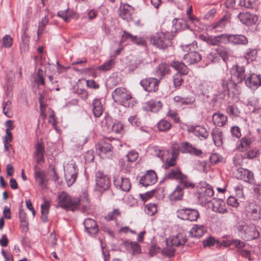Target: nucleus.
<instances>
[{"mask_svg": "<svg viewBox=\"0 0 261 261\" xmlns=\"http://www.w3.org/2000/svg\"><path fill=\"white\" fill-rule=\"evenodd\" d=\"M167 116L171 118L175 123H178L179 122V118L176 111L174 110H170Z\"/></svg>", "mask_w": 261, "mask_h": 261, "instance_id": "58", "label": "nucleus"}, {"mask_svg": "<svg viewBox=\"0 0 261 261\" xmlns=\"http://www.w3.org/2000/svg\"><path fill=\"white\" fill-rule=\"evenodd\" d=\"M193 130L195 135L198 137H202L205 139L208 136V132L202 126H195Z\"/></svg>", "mask_w": 261, "mask_h": 261, "instance_id": "37", "label": "nucleus"}, {"mask_svg": "<svg viewBox=\"0 0 261 261\" xmlns=\"http://www.w3.org/2000/svg\"><path fill=\"white\" fill-rule=\"evenodd\" d=\"M236 177L245 182H250L253 179V173L248 169L239 168L235 173Z\"/></svg>", "mask_w": 261, "mask_h": 261, "instance_id": "19", "label": "nucleus"}, {"mask_svg": "<svg viewBox=\"0 0 261 261\" xmlns=\"http://www.w3.org/2000/svg\"><path fill=\"white\" fill-rule=\"evenodd\" d=\"M127 161L130 162H135L138 158V154L134 151H130L126 155Z\"/></svg>", "mask_w": 261, "mask_h": 261, "instance_id": "63", "label": "nucleus"}, {"mask_svg": "<svg viewBox=\"0 0 261 261\" xmlns=\"http://www.w3.org/2000/svg\"><path fill=\"white\" fill-rule=\"evenodd\" d=\"M212 204V209L216 212L224 214L227 212L225 203L223 200L214 198Z\"/></svg>", "mask_w": 261, "mask_h": 261, "instance_id": "30", "label": "nucleus"}, {"mask_svg": "<svg viewBox=\"0 0 261 261\" xmlns=\"http://www.w3.org/2000/svg\"><path fill=\"white\" fill-rule=\"evenodd\" d=\"M177 216L182 220L195 221L199 217V213L194 209L182 208L177 211Z\"/></svg>", "mask_w": 261, "mask_h": 261, "instance_id": "8", "label": "nucleus"}, {"mask_svg": "<svg viewBox=\"0 0 261 261\" xmlns=\"http://www.w3.org/2000/svg\"><path fill=\"white\" fill-rule=\"evenodd\" d=\"M88 196V193L84 192L80 197L78 198V206H79L80 207L83 213H88L89 211L90 210L91 204Z\"/></svg>", "mask_w": 261, "mask_h": 261, "instance_id": "18", "label": "nucleus"}, {"mask_svg": "<svg viewBox=\"0 0 261 261\" xmlns=\"http://www.w3.org/2000/svg\"><path fill=\"white\" fill-rule=\"evenodd\" d=\"M147 214L149 215H153L156 212V205L152 203L147 204L146 206Z\"/></svg>", "mask_w": 261, "mask_h": 261, "instance_id": "64", "label": "nucleus"}, {"mask_svg": "<svg viewBox=\"0 0 261 261\" xmlns=\"http://www.w3.org/2000/svg\"><path fill=\"white\" fill-rule=\"evenodd\" d=\"M48 22V19L47 16H44L41 18V21L39 23L38 29L37 31V34L39 36L42 34L45 26L47 24Z\"/></svg>", "mask_w": 261, "mask_h": 261, "instance_id": "54", "label": "nucleus"}, {"mask_svg": "<svg viewBox=\"0 0 261 261\" xmlns=\"http://www.w3.org/2000/svg\"><path fill=\"white\" fill-rule=\"evenodd\" d=\"M160 80L155 78H146L141 81L140 84L143 89L149 92H155L158 89Z\"/></svg>", "mask_w": 261, "mask_h": 261, "instance_id": "12", "label": "nucleus"}, {"mask_svg": "<svg viewBox=\"0 0 261 261\" xmlns=\"http://www.w3.org/2000/svg\"><path fill=\"white\" fill-rule=\"evenodd\" d=\"M257 55V51L255 49H249L245 55V58L247 60L252 61L255 60Z\"/></svg>", "mask_w": 261, "mask_h": 261, "instance_id": "50", "label": "nucleus"}, {"mask_svg": "<svg viewBox=\"0 0 261 261\" xmlns=\"http://www.w3.org/2000/svg\"><path fill=\"white\" fill-rule=\"evenodd\" d=\"M110 185L109 177L103 173H99V191L102 192L108 190Z\"/></svg>", "mask_w": 261, "mask_h": 261, "instance_id": "28", "label": "nucleus"}, {"mask_svg": "<svg viewBox=\"0 0 261 261\" xmlns=\"http://www.w3.org/2000/svg\"><path fill=\"white\" fill-rule=\"evenodd\" d=\"M215 244H217V246H219L220 242L219 241L216 240L214 237H208L203 241V245L204 247H210L214 246Z\"/></svg>", "mask_w": 261, "mask_h": 261, "instance_id": "49", "label": "nucleus"}, {"mask_svg": "<svg viewBox=\"0 0 261 261\" xmlns=\"http://www.w3.org/2000/svg\"><path fill=\"white\" fill-rule=\"evenodd\" d=\"M171 127L170 122L164 119L161 120L157 124V127L160 132H167L170 129Z\"/></svg>", "mask_w": 261, "mask_h": 261, "instance_id": "39", "label": "nucleus"}, {"mask_svg": "<svg viewBox=\"0 0 261 261\" xmlns=\"http://www.w3.org/2000/svg\"><path fill=\"white\" fill-rule=\"evenodd\" d=\"M183 190L182 187L177 186L174 191L170 195L171 200H180L183 196Z\"/></svg>", "mask_w": 261, "mask_h": 261, "instance_id": "38", "label": "nucleus"}, {"mask_svg": "<svg viewBox=\"0 0 261 261\" xmlns=\"http://www.w3.org/2000/svg\"><path fill=\"white\" fill-rule=\"evenodd\" d=\"M180 151L183 153L188 152L195 155H199L202 153L201 150L194 147L188 142H184L181 144Z\"/></svg>", "mask_w": 261, "mask_h": 261, "instance_id": "27", "label": "nucleus"}, {"mask_svg": "<svg viewBox=\"0 0 261 261\" xmlns=\"http://www.w3.org/2000/svg\"><path fill=\"white\" fill-rule=\"evenodd\" d=\"M112 97L115 102L128 107V101L132 98L131 93L126 88L119 87L112 92Z\"/></svg>", "mask_w": 261, "mask_h": 261, "instance_id": "5", "label": "nucleus"}, {"mask_svg": "<svg viewBox=\"0 0 261 261\" xmlns=\"http://www.w3.org/2000/svg\"><path fill=\"white\" fill-rule=\"evenodd\" d=\"M181 74L179 73H175L173 76V83L175 88H179L184 82Z\"/></svg>", "mask_w": 261, "mask_h": 261, "instance_id": "52", "label": "nucleus"}, {"mask_svg": "<svg viewBox=\"0 0 261 261\" xmlns=\"http://www.w3.org/2000/svg\"><path fill=\"white\" fill-rule=\"evenodd\" d=\"M111 145L108 143L104 142L101 143V146L99 147V151H100L101 155L102 154H108V156L111 155L112 154Z\"/></svg>", "mask_w": 261, "mask_h": 261, "instance_id": "44", "label": "nucleus"}, {"mask_svg": "<svg viewBox=\"0 0 261 261\" xmlns=\"http://www.w3.org/2000/svg\"><path fill=\"white\" fill-rule=\"evenodd\" d=\"M225 44L231 43L234 44L245 45L248 43L247 38L242 35H227L225 34Z\"/></svg>", "mask_w": 261, "mask_h": 261, "instance_id": "15", "label": "nucleus"}, {"mask_svg": "<svg viewBox=\"0 0 261 261\" xmlns=\"http://www.w3.org/2000/svg\"><path fill=\"white\" fill-rule=\"evenodd\" d=\"M162 252L166 255L171 257L174 255L175 249L173 248V246L167 245V247L163 249Z\"/></svg>", "mask_w": 261, "mask_h": 261, "instance_id": "56", "label": "nucleus"}, {"mask_svg": "<svg viewBox=\"0 0 261 261\" xmlns=\"http://www.w3.org/2000/svg\"><path fill=\"white\" fill-rule=\"evenodd\" d=\"M84 226L86 231L91 235L95 236L98 232V225L96 222L90 218L84 221Z\"/></svg>", "mask_w": 261, "mask_h": 261, "instance_id": "25", "label": "nucleus"}, {"mask_svg": "<svg viewBox=\"0 0 261 261\" xmlns=\"http://www.w3.org/2000/svg\"><path fill=\"white\" fill-rule=\"evenodd\" d=\"M134 8L127 4H124L120 7V16L127 21L132 20V14Z\"/></svg>", "mask_w": 261, "mask_h": 261, "instance_id": "23", "label": "nucleus"}, {"mask_svg": "<svg viewBox=\"0 0 261 261\" xmlns=\"http://www.w3.org/2000/svg\"><path fill=\"white\" fill-rule=\"evenodd\" d=\"M214 124L218 126L222 127L225 125L228 122L227 116L220 113H215L212 116Z\"/></svg>", "mask_w": 261, "mask_h": 261, "instance_id": "26", "label": "nucleus"}, {"mask_svg": "<svg viewBox=\"0 0 261 261\" xmlns=\"http://www.w3.org/2000/svg\"><path fill=\"white\" fill-rule=\"evenodd\" d=\"M171 66L176 70L182 75H186L189 72V69L186 65L182 62L179 61H173L171 63Z\"/></svg>", "mask_w": 261, "mask_h": 261, "instance_id": "33", "label": "nucleus"}, {"mask_svg": "<svg viewBox=\"0 0 261 261\" xmlns=\"http://www.w3.org/2000/svg\"><path fill=\"white\" fill-rule=\"evenodd\" d=\"M214 142L217 146H220L223 143V133L218 128H214L211 133Z\"/></svg>", "mask_w": 261, "mask_h": 261, "instance_id": "32", "label": "nucleus"}, {"mask_svg": "<svg viewBox=\"0 0 261 261\" xmlns=\"http://www.w3.org/2000/svg\"><path fill=\"white\" fill-rule=\"evenodd\" d=\"M238 229L247 241L257 239L259 232L253 224H246L245 222L240 221L237 226Z\"/></svg>", "mask_w": 261, "mask_h": 261, "instance_id": "3", "label": "nucleus"}, {"mask_svg": "<svg viewBox=\"0 0 261 261\" xmlns=\"http://www.w3.org/2000/svg\"><path fill=\"white\" fill-rule=\"evenodd\" d=\"M245 84L249 88L256 89L261 85V79L259 75L250 74L245 80Z\"/></svg>", "mask_w": 261, "mask_h": 261, "instance_id": "21", "label": "nucleus"}, {"mask_svg": "<svg viewBox=\"0 0 261 261\" xmlns=\"http://www.w3.org/2000/svg\"><path fill=\"white\" fill-rule=\"evenodd\" d=\"M173 100L176 103L180 106L190 105L194 101L192 98L189 97H182L179 96H175Z\"/></svg>", "mask_w": 261, "mask_h": 261, "instance_id": "41", "label": "nucleus"}, {"mask_svg": "<svg viewBox=\"0 0 261 261\" xmlns=\"http://www.w3.org/2000/svg\"><path fill=\"white\" fill-rule=\"evenodd\" d=\"M186 240V239L181 233H178L176 236L167 239L166 244L168 246L178 247L184 245Z\"/></svg>", "mask_w": 261, "mask_h": 261, "instance_id": "24", "label": "nucleus"}, {"mask_svg": "<svg viewBox=\"0 0 261 261\" xmlns=\"http://www.w3.org/2000/svg\"><path fill=\"white\" fill-rule=\"evenodd\" d=\"M162 103L160 100L151 99L144 104V109L146 111L157 113L162 109Z\"/></svg>", "mask_w": 261, "mask_h": 261, "instance_id": "22", "label": "nucleus"}, {"mask_svg": "<svg viewBox=\"0 0 261 261\" xmlns=\"http://www.w3.org/2000/svg\"><path fill=\"white\" fill-rule=\"evenodd\" d=\"M251 140L249 138L243 137L237 145V149L240 152L246 151L251 145Z\"/></svg>", "mask_w": 261, "mask_h": 261, "instance_id": "34", "label": "nucleus"}, {"mask_svg": "<svg viewBox=\"0 0 261 261\" xmlns=\"http://www.w3.org/2000/svg\"><path fill=\"white\" fill-rule=\"evenodd\" d=\"M231 134L232 137L239 138L241 136L240 128L237 126H232L231 128Z\"/></svg>", "mask_w": 261, "mask_h": 261, "instance_id": "61", "label": "nucleus"}, {"mask_svg": "<svg viewBox=\"0 0 261 261\" xmlns=\"http://www.w3.org/2000/svg\"><path fill=\"white\" fill-rule=\"evenodd\" d=\"M238 17L243 23L247 25L255 24L258 20L257 15L248 12H241Z\"/></svg>", "mask_w": 261, "mask_h": 261, "instance_id": "20", "label": "nucleus"}, {"mask_svg": "<svg viewBox=\"0 0 261 261\" xmlns=\"http://www.w3.org/2000/svg\"><path fill=\"white\" fill-rule=\"evenodd\" d=\"M77 175V170L74 164H70L65 170V176L69 186H71L76 180Z\"/></svg>", "mask_w": 261, "mask_h": 261, "instance_id": "13", "label": "nucleus"}, {"mask_svg": "<svg viewBox=\"0 0 261 261\" xmlns=\"http://www.w3.org/2000/svg\"><path fill=\"white\" fill-rule=\"evenodd\" d=\"M34 81L38 85V86L44 85V80L43 78V71L42 69H38L37 75L34 78Z\"/></svg>", "mask_w": 261, "mask_h": 261, "instance_id": "51", "label": "nucleus"}, {"mask_svg": "<svg viewBox=\"0 0 261 261\" xmlns=\"http://www.w3.org/2000/svg\"><path fill=\"white\" fill-rule=\"evenodd\" d=\"M206 232V227L203 225L195 224L190 230V234L191 237L200 238Z\"/></svg>", "mask_w": 261, "mask_h": 261, "instance_id": "29", "label": "nucleus"}, {"mask_svg": "<svg viewBox=\"0 0 261 261\" xmlns=\"http://www.w3.org/2000/svg\"><path fill=\"white\" fill-rule=\"evenodd\" d=\"M199 38L201 40L205 42L207 44L213 46H219L221 44H225V34L219 36H205L200 35Z\"/></svg>", "mask_w": 261, "mask_h": 261, "instance_id": "10", "label": "nucleus"}, {"mask_svg": "<svg viewBox=\"0 0 261 261\" xmlns=\"http://www.w3.org/2000/svg\"><path fill=\"white\" fill-rule=\"evenodd\" d=\"M184 175L178 168H175L170 171L167 175V177L169 179H180Z\"/></svg>", "mask_w": 261, "mask_h": 261, "instance_id": "47", "label": "nucleus"}, {"mask_svg": "<svg viewBox=\"0 0 261 261\" xmlns=\"http://www.w3.org/2000/svg\"><path fill=\"white\" fill-rule=\"evenodd\" d=\"M115 62L113 59L106 62L103 65L99 66V70L102 71H107L110 70L114 66Z\"/></svg>", "mask_w": 261, "mask_h": 261, "instance_id": "55", "label": "nucleus"}, {"mask_svg": "<svg viewBox=\"0 0 261 261\" xmlns=\"http://www.w3.org/2000/svg\"><path fill=\"white\" fill-rule=\"evenodd\" d=\"M259 154V150L255 148L247 151L243 154V157L245 159L252 160L258 157Z\"/></svg>", "mask_w": 261, "mask_h": 261, "instance_id": "45", "label": "nucleus"}, {"mask_svg": "<svg viewBox=\"0 0 261 261\" xmlns=\"http://www.w3.org/2000/svg\"><path fill=\"white\" fill-rule=\"evenodd\" d=\"M195 46L196 44L193 42L187 45H182L181 47L182 54L184 55L183 59L189 65L197 63L201 60V55L197 51L192 50L195 49Z\"/></svg>", "mask_w": 261, "mask_h": 261, "instance_id": "1", "label": "nucleus"}, {"mask_svg": "<svg viewBox=\"0 0 261 261\" xmlns=\"http://www.w3.org/2000/svg\"><path fill=\"white\" fill-rule=\"evenodd\" d=\"M44 148L41 143H38L36 146L35 155L37 158V162L39 163L44 160Z\"/></svg>", "mask_w": 261, "mask_h": 261, "instance_id": "40", "label": "nucleus"}, {"mask_svg": "<svg viewBox=\"0 0 261 261\" xmlns=\"http://www.w3.org/2000/svg\"><path fill=\"white\" fill-rule=\"evenodd\" d=\"M19 218L20 221L23 225L28 224L26 213L22 208L19 209Z\"/></svg>", "mask_w": 261, "mask_h": 261, "instance_id": "59", "label": "nucleus"}, {"mask_svg": "<svg viewBox=\"0 0 261 261\" xmlns=\"http://www.w3.org/2000/svg\"><path fill=\"white\" fill-rule=\"evenodd\" d=\"M114 184L117 188L125 192L129 191L131 188L129 180L127 178L117 176L114 180Z\"/></svg>", "mask_w": 261, "mask_h": 261, "instance_id": "17", "label": "nucleus"}, {"mask_svg": "<svg viewBox=\"0 0 261 261\" xmlns=\"http://www.w3.org/2000/svg\"><path fill=\"white\" fill-rule=\"evenodd\" d=\"M122 245L133 255L139 254L141 252V246L137 242L126 240L123 242Z\"/></svg>", "mask_w": 261, "mask_h": 261, "instance_id": "16", "label": "nucleus"}, {"mask_svg": "<svg viewBox=\"0 0 261 261\" xmlns=\"http://www.w3.org/2000/svg\"><path fill=\"white\" fill-rule=\"evenodd\" d=\"M237 83L232 82L229 79H223L222 82V87L224 94L228 95L231 93L232 95L238 94L240 92L239 87Z\"/></svg>", "mask_w": 261, "mask_h": 261, "instance_id": "9", "label": "nucleus"}, {"mask_svg": "<svg viewBox=\"0 0 261 261\" xmlns=\"http://www.w3.org/2000/svg\"><path fill=\"white\" fill-rule=\"evenodd\" d=\"M35 178L37 182L38 186L42 189H45L47 188L48 179L46 176L44 171L40 170L37 166L34 167Z\"/></svg>", "mask_w": 261, "mask_h": 261, "instance_id": "11", "label": "nucleus"}, {"mask_svg": "<svg viewBox=\"0 0 261 261\" xmlns=\"http://www.w3.org/2000/svg\"><path fill=\"white\" fill-rule=\"evenodd\" d=\"M231 80L237 84L241 83L245 79V69L244 66L234 65L230 69Z\"/></svg>", "mask_w": 261, "mask_h": 261, "instance_id": "7", "label": "nucleus"}, {"mask_svg": "<svg viewBox=\"0 0 261 261\" xmlns=\"http://www.w3.org/2000/svg\"><path fill=\"white\" fill-rule=\"evenodd\" d=\"M43 200L44 203L41 205V219L43 222H46L47 221V215L50 207V202L45 199Z\"/></svg>", "mask_w": 261, "mask_h": 261, "instance_id": "35", "label": "nucleus"}, {"mask_svg": "<svg viewBox=\"0 0 261 261\" xmlns=\"http://www.w3.org/2000/svg\"><path fill=\"white\" fill-rule=\"evenodd\" d=\"M121 213L119 208H115L105 216V219L109 221L117 220V218L121 216Z\"/></svg>", "mask_w": 261, "mask_h": 261, "instance_id": "42", "label": "nucleus"}, {"mask_svg": "<svg viewBox=\"0 0 261 261\" xmlns=\"http://www.w3.org/2000/svg\"><path fill=\"white\" fill-rule=\"evenodd\" d=\"M157 181V175L153 170L148 171L140 180V183L144 187L154 184Z\"/></svg>", "mask_w": 261, "mask_h": 261, "instance_id": "14", "label": "nucleus"}, {"mask_svg": "<svg viewBox=\"0 0 261 261\" xmlns=\"http://www.w3.org/2000/svg\"><path fill=\"white\" fill-rule=\"evenodd\" d=\"M180 186L193 189L195 187V184L189 180L187 176L184 175L180 179Z\"/></svg>", "mask_w": 261, "mask_h": 261, "instance_id": "48", "label": "nucleus"}, {"mask_svg": "<svg viewBox=\"0 0 261 261\" xmlns=\"http://www.w3.org/2000/svg\"><path fill=\"white\" fill-rule=\"evenodd\" d=\"M256 0H241L240 5L247 8H252Z\"/></svg>", "mask_w": 261, "mask_h": 261, "instance_id": "62", "label": "nucleus"}, {"mask_svg": "<svg viewBox=\"0 0 261 261\" xmlns=\"http://www.w3.org/2000/svg\"><path fill=\"white\" fill-rule=\"evenodd\" d=\"M198 199L202 204H205L211 200V198L214 195V191L212 187L206 184L204 185L198 191Z\"/></svg>", "mask_w": 261, "mask_h": 261, "instance_id": "6", "label": "nucleus"}, {"mask_svg": "<svg viewBox=\"0 0 261 261\" xmlns=\"http://www.w3.org/2000/svg\"><path fill=\"white\" fill-rule=\"evenodd\" d=\"M229 21V17L227 15H224L217 23L211 25L212 30L223 28Z\"/></svg>", "mask_w": 261, "mask_h": 261, "instance_id": "46", "label": "nucleus"}, {"mask_svg": "<svg viewBox=\"0 0 261 261\" xmlns=\"http://www.w3.org/2000/svg\"><path fill=\"white\" fill-rule=\"evenodd\" d=\"M133 37L134 35L125 31H124L121 36L120 42L122 43L128 41H132Z\"/></svg>", "mask_w": 261, "mask_h": 261, "instance_id": "57", "label": "nucleus"}, {"mask_svg": "<svg viewBox=\"0 0 261 261\" xmlns=\"http://www.w3.org/2000/svg\"><path fill=\"white\" fill-rule=\"evenodd\" d=\"M224 62H226L229 57V53L225 48H218L215 50Z\"/></svg>", "mask_w": 261, "mask_h": 261, "instance_id": "53", "label": "nucleus"}, {"mask_svg": "<svg viewBox=\"0 0 261 261\" xmlns=\"http://www.w3.org/2000/svg\"><path fill=\"white\" fill-rule=\"evenodd\" d=\"M78 198L72 197L67 193L61 192L58 197V203L62 208L74 211L78 207Z\"/></svg>", "mask_w": 261, "mask_h": 261, "instance_id": "2", "label": "nucleus"}, {"mask_svg": "<svg viewBox=\"0 0 261 261\" xmlns=\"http://www.w3.org/2000/svg\"><path fill=\"white\" fill-rule=\"evenodd\" d=\"M169 67L167 64L161 63L156 68V73L160 79H161L166 74L169 73Z\"/></svg>", "mask_w": 261, "mask_h": 261, "instance_id": "36", "label": "nucleus"}, {"mask_svg": "<svg viewBox=\"0 0 261 261\" xmlns=\"http://www.w3.org/2000/svg\"><path fill=\"white\" fill-rule=\"evenodd\" d=\"M111 131L116 134L122 135L124 133V126L121 122L116 121L112 125Z\"/></svg>", "mask_w": 261, "mask_h": 261, "instance_id": "43", "label": "nucleus"}, {"mask_svg": "<svg viewBox=\"0 0 261 261\" xmlns=\"http://www.w3.org/2000/svg\"><path fill=\"white\" fill-rule=\"evenodd\" d=\"M3 43L5 47H10L12 44V38L10 35H6L3 39Z\"/></svg>", "mask_w": 261, "mask_h": 261, "instance_id": "60", "label": "nucleus"}, {"mask_svg": "<svg viewBox=\"0 0 261 261\" xmlns=\"http://www.w3.org/2000/svg\"><path fill=\"white\" fill-rule=\"evenodd\" d=\"M172 36L170 32H158L150 39V43L160 48L164 49L171 44Z\"/></svg>", "mask_w": 261, "mask_h": 261, "instance_id": "4", "label": "nucleus"}, {"mask_svg": "<svg viewBox=\"0 0 261 261\" xmlns=\"http://www.w3.org/2000/svg\"><path fill=\"white\" fill-rule=\"evenodd\" d=\"M100 121L102 131L104 133L110 132L112 124L111 117L109 115L106 114L103 117L101 116Z\"/></svg>", "mask_w": 261, "mask_h": 261, "instance_id": "31", "label": "nucleus"}]
</instances>
